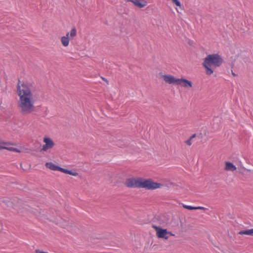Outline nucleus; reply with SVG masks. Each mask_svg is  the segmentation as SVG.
Returning <instances> with one entry per match:
<instances>
[{
  "instance_id": "f257e3e1",
  "label": "nucleus",
  "mask_w": 253,
  "mask_h": 253,
  "mask_svg": "<svg viewBox=\"0 0 253 253\" xmlns=\"http://www.w3.org/2000/svg\"><path fill=\"white\" fill-rule=\"evenodd\" d=\"M17 84L18 94L19 100L18 102L17 107L22 115H27L31 114L35 110V102L39 98L38 94H34L32 89V84H22L20 85V80Z\"/></svg>"
},
{
  "instance_id": "f03ea898",
  "label": "nucleus",
  "mask_w": 253,
  "mask_h": 253,
  "mask_svg": "<svg viewBox=\"0 0 253 253\" xmlns=\"http://www.w3.org/2000/svg\"><path fill=\"white\" fill-rule=\"evenodd\" d=\"M125 184L129 188H144L149 190L160 189L163 186L162 184L154 182L152 179L141 177L128 178L125 181Z\"/></svg>"
},
{
  "instance_id": "7ed1b4c3",
  "label": "nucleus",
  "mask_w": 253,
  "mask_h": 253,
  "mask_svg": "<svg viewBox=\"0 0 253 253\" xmlns=\"http://www.w3.org/2000/svg\"><path fill=\"white\" fill-rule=\"evenodd\" d=\"M223 62V59L218 54H211L205 58L202 65L206 70V74L211 75L213 73V69L219 67Z\"/></svg>"
},
{
  "instance_id": "20e7f679",
  "label": "nucleus",
  "mask_w": 253,
  "mask_h": 253,
  "mask_svg": "<svg viewBox=\"0 0 253 253\" xmlns=\"http://www.w3.org/2000/svg\"><path fill=\"white\" fill-rule=\"evenodd\" d=\"M153 228L156 232V235L158 238L167 240L170 236H175L174 233L169 231L167 229H164L156 225H153Z\"/></svg>"
},
{
  "instance_id": "39448f33",
  "label": "nucleus",
  "mask_w": 253,
  "mask_h": 253,
  "mask_svg": "<svg viewBox=\"0 0 253 253\" xmlns=\"http://www.w3.org/2000/svg\"><path fill=\"white\" fill-rule=\"evenodd\" d=\"M45 166L47 169H48L51 170L59 171L63 173L75 176L78 175V172L60 168V167L55 165L52 162H47L45 163Z\"/></svg>"
},
{
  "instance_id": "423d86ee",
  "label": "nucleus",
  "mask_w": 253,
  "mask_h": 253,
  "mask_svg": "<svg viewBox=\"0 0 253 253\" xmlns=\"http://www.w3.org/2000/svg\"><path fill=\"white\" fill-rule=\"evenodd\" d=\"M3 146L0 145V150L2 149H6L10 151L16 152H21L24 151V148L22 147L16 148L13 146L14 143H2Z\"/></svg>"
},
{
  "instance_id": "0eeeda50",
  "label": "nucleus",
  "mask_w": 253,
  "mask_h": 253,
  "mask_svg": "<svg viewBox=\"0 0 253 253\" xmlns=\"http://www.w3.org/2000/svg\"><path fill=\"white\" fill-rule=\"evenodd\" d=\"M164 81L169 84H173L177 85L179 79H176L174 76L170 75H164L163 76Z\"/></svg>"
},
{
  "instance_id": "6e6552de",
  "label": "nucleus",
  "mask_w": 253,
  "mask_h": 253,
  "mask_svg": "<svg viewBox=\"0 0 253 253\" xmlns=\"http://www.w3.org/2000/svg\"><path fill=\"white\" fill-rule=\"evenodd\" d=\"M54 143H44L41 144L38 151L43 153L44 152H49L54 146Z\"/></svg>"
},
{
  "instance_id": "1a4fd4ad",
  "label": "nucleus",
  "mask_w": 253,
  "mask_h": 253,
  "mask_svg": "<svg viewBox=\"0 0 253 253\" xmlns=\"http://www.w3.org/2000/svg\"><path fill=\"white\" fill-rule=\"evenodd\" d=\"M133 3L135 6L139 8H142L147 5V2L145 0H126Z\"/></svg>"
},
{
  "instance_id": "9d476101",
  "label": "nucleus",
  "mask_w": 253,
  "mask_h": 253,
  "mask_svg": "<svg viewBox=\"0 0 253 253\" xmlns=\"http://www.w3.org/2000/svg\"><path fill=\"white\" fill-rule=\"evenodd\" d=\"M178 83L179 84H178L177 85H180L185 87H191L193 85V83L191 81L183 78L179 79Z\"/></svg>"
},
{
  "instance_id": "9b49d317",
  "label": "nucleus",
  "mask_w": 253,
  "mask_h": 253,
  "mask_svg": "<svg viewBox=\"0 0 253 253\" xmlns=\"http://www.w3.org/2000/svg\"><path fill=\"white\" fill-rule=\"evenodd\" d=\"M224 169L226 171L233 172L237 169V168L233 163L230 162H225Z\"/></svg>"
},
{
  "instance_id": "f8f14e48",
  "label": "nucleus",
  "mask_w": 253,
  "mask_h": 253,
  "mask_svg": "<svg viewBox=\"0 0 253 253\" xmlns=\"http://www.w3.org/2000/svg\"><path fill=\"white\" fill-rule=\"evenodd\" d=\"M69 33H68L66 34V36L62 37L61 39V42L64 46H67L68 45L69 43Z\"/></svg>"
},
{
  "instance_id": "ddd939ff",
  "label": "nucleus",
  "mask_w": 253,
  "mask_h": 253,
  "mask_svg": "<svg viewBox=\"0 0 253 253\" xmlns=\"http://www.w3.org/2000/svg\"><path fill=\"white\" fill-rule=\"evenodd\" d=\"M202 137V133H200L199 134H196V133H195L193 134L191 136H190V138L188 139L187 140H186L184 142H191L193 139L195 138H196V141H199Z\"/></svg>"
},
{
  "instance_id": "4468645a",
  "label": "nucleus",
  "mask_w": 253,
  "mask_h": 253,
  "mask_svg": "<svg viewBox=\"0 0 253 253\" xmlns=\"http://www.w3.org/2000/svg\"><path fill=\"white\" fill-rule=\"evenodd\" d=\"M240 235H247L253 236V228L250 229H247L245 230L240 231L239 232Z\"/></svg>"
},
{
  "instance_id": "2eb2a0df",
  "label": "nucleus",
  "mask_w": 253,
  "mask_h": 253,
  "mask_svg": "<svg viewBox=\"0 0 253 253\" xmlns=\"http://www.w3.org/2000/svg\"><path fill=\"white\" fill-rule=\"evenodd\" d=\"M77 35V30L75 27L72 28L70 33H69V38L70 39H73Z\"/></svg>"
},
{
  "instance_id": "dca6fc26",
  "label": "nucleus",
  "mask_w": 253,
  "mask_h": 253,
  "mask_svg": "<svg viewBox=\"0 0 253 253\" xmlns=\"http://www.w3.org/2000/svg\"><path fill=\"white\" fill-rule=\"evenodd\" d=\"M183 207L186 209H188L189 210H196V207H192L191 206L183 205Z\"/></svg>"
},
{
  "instance_id": "f3484780",
  "label": "nucleus",
  "mask_w": 253,
  "mask_h": 253,
  "mask_svg": "<svg viewBox=\"0 0 253 253\" xmlns=\"http://www.w3.org/2000/svg\"><path fill=\"white\" fill-rule=\"evenodd\" d=\"M172 1L176 6L181 7V4L178 0H172Z\"/></svg>"
},
{
  "instance_id": "a211bd4d",
  "label": "nucleus",
  "mask_w": 253,
  "mask_h": 253,
  "mask_svg": "<svg viewBox=\"0 0 253 253\" xmlns=\"http://www.w3.org/2000/svg\"><path fill=\"white\" fill-rule=\"evenodd\" d=\"M43 142H53L51 139L48 137H45L43 139Z\"/></svg>"
},
{
  "instance_id": "6ab92c4d",
  "label": "nucleus",
  "mask_w": 253,
  "mask_h": 253,
  "mask_svg": "<svg viewBox=\"0 0 253 253\" xmlns=\"http://www.w3.org/2000/svg\"><path fill=\"white\" fill-rule=\"evenodd\" d=\"M196 210H206L207 209L203 207H196Z\"/></svg>"
},
{
  "instance_id": "aec40b11",
  "label": "nucleus",
  "mask_w": 253,
  "mask_h": 253,
  "mask_svg": "<svg viewBox=\"0 0 253 253\" xmlns=\"http://www.w3.org/2000/svg\"><path fill=\"white\" fill-rule=\"evenodd\" d=\"M35 252L36 253H48L47 252H45L40 250H36Z\"/></svg>"
},
{
  "instance_id": "412c9836",
  "label": "nucleus",
  "mask_w": 253,
  "mask_h": 253,
  "mask_svg": "<svg viewBox=\"0 0 253 253\" xmlns=\"http://www.w3.org/2000/svg\"><path fill=\"white\" fill-rule=\"evenodd\" d=\"M102 78V79H103L104 81H105V82L107 83V84H109L108 81V80H107V79H106L105 78Z\"/></svg>"
},
{
  "instance_id": "4be33fe9",
  "label": "nucleus",
  "mask_w": 253,
  "mask_h": 253,
  "mask_svg": "<svg viewBox=\"0 0 253 253\" xmlns=\"http://www.w3.org/2000/svg\"><path fill=\"white\" fill-rule=\"evenodd\" d=\"M232 74L233 75V76H236L237 75L233 72L232 71Z\"/></svg>"
},
{
  "instance_id": "5701e85b",
  "label": "nucleus",
  "mask_w": 253,
  "mask_h": 253,
  "mask_svg": "<svg viewBox=\"0 0 253 253\" xmlns=\"http://www.w3.org/2000/svg\"><path fill=\"white\" fill-rule=\"evenodd\" d=\"M247 171H251V169H247Z\"/></svg>"
},
{
  "instance_id": "b1692460",
  "label": "nucleus",
  "mask_w": 253,
  "mask_h": 253,
  "mask_svg": "<svg viewBox=\"0 0 253 253\" xmlns=\"http://www.w3.org/2000/svg\"><path fill=\"white\" fill-rule=\"evenodd\" d=\"M0 142L4 143V141H0Z\"/></svg>"
}]
</instances>
